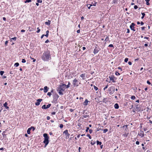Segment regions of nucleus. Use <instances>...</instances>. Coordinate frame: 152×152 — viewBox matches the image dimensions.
I'll list each match as a JSON object with an SVG mask.
<instances>
[{
	"label": "nucleus",
	"mask_w": 152,
	"mask_h": 152,
	"mask_svg": "<svg viewBox=\"0 0 152 152\" xmlns=\"http://www.w3.org/2000/svg\"><path fill=\"white\" fill-rule=\"evenodd\" d=\"M7 102H6L4 104V107L5 108L7 109H8L9 108V107L8 106H7Z\"/></svg>",
	"instance_id": "14"
},
{
	"label": "nucleus",
	"mask_w": 152,
	"mask_h": 152,
	"mask_svg": "<svg viewBox=\"0 0 152 152\" xmlns=\"http://www.w3.org/2000/svg\"><path fill=\"white\" fill-rule=\"evenodd\" d=\"M109 78H110V80L112 81L113 82L115 83V81L114 80V77L113 76H109Z\"/></svg>",
	"instance_id": "10"
},
{
	"label": "nucleus",
	"mask_w": 152,
	"mask_h": 152,
	"mask_svg": "<svg viewBox=\"0 0 152 152\" xmlns=\"http://www.w3.org/2000/svg\"><path fill=\"white\" fill-rule=\"evenodd\" d=\"M42 59L44 61H48L51 58L50 53L49 51H45L44 52L41 56Z\"/></svg>",
	"instance_id": "1"
},
{
	"label": "nucleus",
	"mask_w": 152,
	"mask_h": 152,
	"mask_svg": "<svg viewBox=\"0 0 152 152\" xmlns=\"http://www.w3.org/2000/svg\"><path fill=\"white\" fill-rule=\"evenodd\" d=\"M42 109H46V105L45 104L43 105L42 106Z\"/></svg>",
	"instance_id": "28"
},
{
	"label": "nucleus",
	"mask_w": 152,
	"mask_h": 152,
	"mask_svg": "<svg viewBox=\"0 0 152 152\" xmlns=\"http://www.w3.org/2000/svg\"><path fill=\"white\" fill-rule=\"evenodd\" d=\"M108 46L109 47H114L113 45L112 44H110V45H109Z\"/></svg>",
	"instance_id": "50"
},
{
	"label": "nucleus",
	"mask_w": 152,
	"mask_h": 152,
	"mask_svg": "<svg viewBox=\"0 0 152 152\" xmlns=\"http://www.w3.org/2000/svg\"><path fill=\"white\" fill-rule=\"evenodd\" d=\"M80 29H79V30H78L77 31V32L78 33H80Z\"/></svg>",
	"instance_id": "63"
},
{
	"label": "nucleus",
	"mask_w": 152,
	"mask_h": 152,
	"mask_svg": "<svg viewBox=\"0 0 152 152\" xmlns=\"http://www.w3.org/2000/svg\"><path fill=\"white\" fill-rule=\"evenodd\" d=\"M115 90V88L114 86H112L108 88L109 91H111L114 92Z\"/></svg>",
	"instance_id": "7"
},
{
	"label": "nucleus",
	"mask_w": 152,
	"mask_h": 152,
	"mask_svg": "<svg viewBox=\"0 0 152 152\" xmlns=\"http://www.w3.org/2000/svg\"><path fill=\"white\" fill-rule=\"evenodd\" d=\"M40 104V103L38 102H37L35 103V105L37 106L39 105Z\"/></svg>",
	"instance_id": "41"
},
{
	"label": "nucleus",
	"mask_w": 152,
	"mask_h": 152,
	"mask_svg": "<svg viewBox=\"0 0 152 152\" xmlns=\"http://www.w3.org/2000/svg\"><path fill=\"white\" fill-rule=\"evenodd\" d=\"M89 132L90 134H91L93 132V130L91 129H89Z\"/></svg>",
	"instance_id": "47"
},
{
	"label": "nucleus",
	"mask_w": 152,
	"mask_h": 152,
	"mask_svg": "<svg viewBox=\"0 0 152 152\" xmlns=\"http://www.w3.org/2000/svg\"><path fill=\"white\" fill-rule=\"evenodd\" d=\"M80 77L82 78L83 80H85V78L84 77H85V74H82L80 76Z\"/></svg>",
	"instance_id": "18"
},
{
	"label": "nucleus",
	"mask_w": 152,
	"mask_h": 152,
	"mask_svg": "<svg viewBox=\"0 0 152 152\" xmlns=\"http://www.w3.org/2000/svg\"><path fill=\"white\" fill-rule=\"evenodd\" d=\"M83 117L84 118H88L89 117V115H83Z\"/></svg>",
	"instance_id": "20"
},
{
	"label": "nucleus",
	"mask_w": 152,
	"mask_h": 152,
	"mask_svg": "<svg viewBox=\"0 0 152 152\" xmlns=\"http://www.w3.org/2000/svg\"><path fill=\"white\" fill-rule=\"evenodd\" d=\"M42 99H39L37 100V102H38L39 103L40 102L42 101Z\"/></svg>",
	"instance_id": "32"
},
{
	"label": "nucleus",
	"mask_w": 152,
	"mask_h": 152,
	"mask_svg": "<svg viewBox=\"0 0 152 152\" xmlns=\"http://www.w3.org/2000/svg\"><path fill=\"white\" fill-rule=\"evenodd\" d=\"M53 90H52L51 91V92H49L47 94V95H48L49 96H50L51 95V92H53Z\"/></svg>",
	"instance_id": "19"
},
{
	"label": "nucleus",
	"mask_w": 152,
	"mask_h": 152,
	"mask_svg": "<svg viewBox=\"0 0 152 152\" xmlns=\"http://www.w3.org/2000/svg\"><path fill=\"white\" fill-rule=\"evenodd\" d=\"M17 39V38L16 37H14L13 38H12L11 39H12V40H16V39Z\"/></svg>",
	"instance_id": "44"
},
{
	"label": "nucleus",
	"mask_w": 152,
	"mask_h": 152,
	"mask_svg": "<svg viewBox=\"0 0 152 152\" xmlns=\"http://www.w3.org/2000/svg\"><path fill=\"white\" fill-rule=\"evenodd\" d=\"M140 143V142H139L138 141H137L136 142V144H137V145H139Z\"/></svg>",
	"instance_id": "54"
},
{
	"label": "nucleus",
	"mask_w": 152,
	"mask_h": 152,
	"mask_svg": "<svg viewBox=\"0 0 152 152\" xmlns=\"http://www.w3.org/2000/svg\"><path fill=\"white\" fill-rule=\"evenodd\" d=\"M144 24V23L142 21H141L140 23V24H141V25H143Z\"/></svg>",
	"instance_id": "60"
},
{
	"label": "nucleus",
	"mask_w": 152,
	"mask_h": 152,
	"mask_svg": "<svg viewBox=\"0 0 152 152\" xmlns=\"http://www.w3.org/2000/svg\"><path fill=\"white\" fill-rule=\"evenodd\" d=\"M50 118L49 116H47V119L48 120H49L50 119Z\"/></svg>",
	"instance_id": "62"
},
{
	"label": "nucleus",
	"mask_w": 152,
	"mask_h": 152,
	"mask_svg": "<svg viewBox=\"0 0 152 152\" xmlns=\"http://www.w3.org/2000/svg\"><path fill=\"white\" fill-rule=\"evenodd\" d=\"M96 143V142L92 140L91 142V144L92 145H94V144H95Z\"/></svg>",
	"instance_id": "27"
},
{
	"label": "nucleus",
	"mask_w": 152,
	"mask_h": 152,
	"mask_svg": "<svg viewBox=\"0 0 152 152\" xmlns=\"http://www.w3.org/2000/svg\"><path fill=\"white\" fill-rule=\"evenodd\" d=\"M128 64L129 65H131L132 64V63L130 61H129L128 62Z\"/></svg>",
	"instance_id": "58"
},
{
	"label": "nucleus",
	"mask_w": 152,
	"mask_h": 152,
	"mask_svg": "<svg viewBox=\"0 0 152 152\" xmlns=\"http://www.w3.org/2000/svg\"><path fill=\"white\" fill-rule=\"evenodd\" d=\"M4 73V71H1L0 72V74L1 75V76H2L3 75Z\"/></svg>",
	"instance_id": "31"
},
{
	"label": "nucleus",
	"mask_w": 152,
	"mask_h": 152,
	"mask_svg": "<svg viewBox=\"0 0 152 152\" xmlns=\"http://www.w3.org/2000/svg\"><path fill=\"white\" fill-rule=\"evenodd\" d=\"M135 25V24L133 23H132L130 26V28L131 30H133V31H135V30L134 29V26Z\"/></svg>",
	"instance_id": "6"
},
{
	"label": "nucleus",
	"mask_w": 152,
	"mask_h": 152,
	"mask_svg": "<svg viewBox=\"0 0 152 152\" xmlns=\"http://www.w3.org/2000/svg\"><path fill=\"white\" fill-rule=\"evenodd\" d=\"M109 37H107L105 39V41H106V42H107V41H108L109 40Z\"/></svg>",
	"instance_id": "30"
},
{
	"label": "nucleus",
	"mask_w": 152,
	"mask_h": 152,
	"mask_svg": "<svg viewBox=\"0 0 152 152\" xmlns=\"http://www.w3.org/2000/svg\"><path fill=\"white\" fill-rule=\"evenodd\" d=\"M107 131H108V129H106L103 130V133H105Z\"/></svg>",
	"instance_id": "29"
},
{
	"label": "nucleus",
	"mask_w": 152,
	"mask_h": 152,
	"mask_svg": "<svg viewBox=\"0 0 152 152\" xmlns=\"http://www.w3.org/2000/svg\"><path fill=\"white\" fill-rule=\"evenodd\" d=\"M89 127H86V132H88V130H89Z\"/></svg>",
	"instance_id": "49"
},
{
	"label": "nucleus",
	"mask_w": 152,
	"mask_h": 152,
	"mask_svg": "<svg viewBox=\"0 0 152 152\" xmlns=\"http://www.w3.org/2000/svg\"><path fill=\"white\" fill-rule=\"evenodd\" d=\"M51 104H48V105H47L46 107V109L49 108L50 107V106H51Z\"/></svg>",
	"instance_id": "25"
},
{
	"label": "nucleus",
	"mask_w": 152,
	"mask_h": 152,
	"mask_svg": "<svg viewBox=\"0 0 152 152\" xmlns=\"http://www.w3.org/2000/svg\"><path fill=\"white\" fill-rule=\"evenodd\" d=\"M37 29L38 30L37 31V33H39L40 31V29L39 28V27H38L37 28Z\"/></svg>",
	"instance_id": "38"
},
{
	"label": "nucleus",
	"mask_w": 152,
	"mask_h": 152,
	"mask_svg": "<svg viewBox=\"0 0 152 152\" xmlns=\"http://www.w3.org/2000/svg\"><path fill=\"white\" fill-rule=\"evenodd\" d=\"M89 101H88L87 99H86L83 102V104L85 106H86L88 104V102Z\"/></svg>",
	"instance_id": "9"
},
{
	"label": "nucleus",
	"mask_w": 152,
	"mask_h": 152,
	"mask_svg": "<svg viewBox=\"0 0 152 152\" xmlns=\"http://www.w3.org/2000/svg\"><path fill=\"white\" fill-rule=\"evenodd\" d=\"M26 62V61L24 59H22V62L23 63H25Z\"/></svg>",
	"instance_id": "36"
},
{
	"label": "nucleus",
	"mask_w": 152,
	"mask_h": 152,
	"mask_svg": "<svg viewBox=\"0 0 152 152\" xmlns=\"http://www.w3.org/2000/svg\"><path fill=\"white\" fill-rule=\"evenodd\" d=\"M56 114V112H53L52 113V114L53 115H55Z\"/></svg>",
	"instance_id": "64"
},
{
	"label": "nucleus",
	"mask_w": 152,
	"mask_h": 152,
	"mask_svg": "<svg viewBox=\"0 0 152 152\" xmlns=\"http://www.w3.org/2000/svg\"><path fill=\"white\" fill-rule=\"evenodd\" d=\"M19 65V64L18 63H16L14 64L15 67H18Z\"/></svg>",
	"instance_id": "26"
},
{
	"label": "nucleus",
	"mask_w": 152,
	"mask_h": 152,
	"mask_svg": "<svg viewBox=\"0 0 152 152\" xmlns=\"http://www.w3.org/2000/svg\"><path fill=\"white\" fill-rule=\"evenodd\" d=\"M94 89L96 91H97L98 89V88L97 87L94 86Z\"/></svg>",
	"instance_id": "34"
},
{
	"label": "nucleus",
	"mask_w": 152,
	"mask_h": 152,
	"mask_svg": "<svg viewBox=\"0 0 152 152\" xmlns=\"http://www.w3.org/2000/svg\"><path fill=\"white\" fill-rule=\"evenodd\" d=\"M128 60H129V58H126L124 59V61L125 62H127L128 61Z\"/></svg>",
	"instance_id": "35"
},
{
	"label": "nucleus",
	"mask_w": 152,
	"mask_h": 152,
	"mask_svg": "<svg viewBox=\"0 0 152 152\" xmlns=\"http://www.w3.org/2000/svg\"><path fill=\"white\" fill-rule=\"evenodd\" d=\"M78 81L76 79H75L73 81V84L74 86H78V85L77 84Z\"/></svg>",
	"instance_id": "5"
},
{
	"label": "nucleus",
	"mask_w": 152,
	"mask_h": 152,
	"mask_svg": "<svg viewBox=\"0 0 152 152\" xmlns=\"http://www.w3.org/2000/svg\"><path fill=\"white\" fill-rule=\"evenodd\" d=\"M145 27H143L141 28V29L142 30H145Z\"/></svg>",
	"instance_id": "53"
},
{
	"label": "nucleus",
	"mask_w": 152,
	"mask_h": 152,
	"mask_svg": "<svg viewBox=\"0 0 152 152\" xmlns=\"http://www.w3.org/2000/svg\"><path fill=\"white\" fill-rule=\"evenodd\" d=\"M59 96L57 94H56L54 97V99L55 101H57Z\"/></svg>",
	"instance_id": "11"
},
{
	"label": "nucleus",
	"mask_w": 152,
	"mask_h": 152,
	"mask_svg": "<svg viewBox=\"0 0 152 152\" xmlns=\"http://www.w3.org/2000/svg\"><path fill=\"white\" fill-rule=\"evenodd\" d=\"M118 0H113V3L115 4L117 2Z\"/></svg>",
	"instance_id": "33"
},
{
	"label": "nucleus",
	"mask_w": 152,
	"mask_h": 152,
	"mask_svg": "<svg viewBox=\"0 0 152 152\" xmlns=\"http://www.w3.org/2000/svg\"><path fill=\"white\" fill-rule=\"evenodd\" d=\"M25 30H23V29H22L21 30V32H25Z\"/></svg>",
	"instance_id": "61"
},
{
	"label": "nucleus",
	"mask_w": 152,
	"mask_h": 152,
	"mask_svg": "<svg viewBox=\"0 0 152 152\" xmlns=\"http://www.w3.org/2000/svg\"><path fill=\"white\" fill-rule=\"evenodd\" d=\"M63 134H64L66 136V138L68 139L69 138L70 134L68 133V131L67 130H66L64 131L63 132Z\"/></svg>",
	"instance_id": "4"
},
{
	"label": "nucleus",
	"mask_w": 152,
	"mask_h": 152,
	"mask_svg": "<svg viewBox=\"0 0 152 152\" xmlns=\"http://www.w3.org/2000/svg\"><path fill=\"white\" fill-rule=\"evenodd\" d=\"M8 43V41H6L5 42V45H7Z\"/></svg>",
	"instance_id": "57"
},
{
	"label": "nucleus",
	"mask_w": 152,
	"mask_h": 152,
	"mask_svg": "<svg viewBox=\"0 0 152 152\" xmlns=\"http://www.w3.org/2000/svg\"><path fill=\"white\" fill-rule=\"evenodd\" d=\"M141 14L142 15V16L141 17V18L142 19L144 18V17H145V14L144 12H141Z\"/></svg>",
	"instance_id": "21"
},
{
	"label": "nucleus",
	"mask_w": 152,
	"mask_h": 152,
	"mask_svg": "<svg viewBox=\"0 0 152 152\" xmlns=\"http://www.w3.org/2000/svg\"><path fill=\"white\" fill-rule=\"evenodd\" d=\"M74 110V109H69V111L71 112H72Z\"/></svg>",
	"instance_id": "59"
},
{
	"label": "nucleus",
	"mask_w": 152,
	"mask_h": 152,
	"mask_svg": "<svg viewBox=\"0 0 152 152\" xmlns=\"http://www.w3.org/2000/svg\"><path fill=\"white\" fill-rule=\"evenodd\" d=\"M49 42V40L48 39H47L45 42V43H47Z\"/></svg>",
	"instance_id": "56"
},
{
	"label": "nucleus",
	"mask_w": 152,
	"mask_h": 152,
	"mask_svg": "<svg viewBox=\"0 0 152 152\" xmlns=\"http://www.w3.org/2000/svg\"><path fill=\"white\" fill-rule=\"evenodd\" d=\"M108 86V85H107L104 88V90H105V89H106L107 88Z\"/></svg>",
	"instance_id": "40"
},
{
	"label": "nucleus",
	"mask_w": 152,
	"mask_h": 152,
	"mask_svg": "<svg viewBox=\"0 0 152 152\" xmlns=\"http://www.w3.org/2000/svg\"><path fill=\"white\" fill-rule=\"evenodd\" d=\"M37 1L38 3H42V0H37Z\"/></svg>",
	"instance_id": "42"
},
{
	"label": "nucleus",
	"mask_w": 152,
	"mask_h": 152,
	"mask_svg": "<svg viewBox=\"0 0 152 152\" xmlns=\"http://www.w3.org/2000/svg\"><path fill=\"white\" fill-rule=\"evenodd\" d=\"M87 136H88V137L90 139H91V137L89 134H87Z\"/></svg>",
	"instance_id": "43"
},
{
	"label": "nucleus",
	"mask_w": 152,
	"mask_h": 152,
	"mask_svg": "<svg viewBox=\"0 0 152 152\" xmlns=\"http://www.w3.org/2000/svg\"><path fill=\"white\" fill-rule=\"evenodd\" d=\"M91 6V5H88L87 7H88V9H90Z\"/></svg>",
	"instance_id": "55"
},
{
	"label": "nucleus",
	"mask_w": 152,
	"mask_h": 152,
	"mask_svg": "<svg viewBox=\"0 0 152 152\" xmlns=\"http://www.w3.org/2000/svg\"><path fill=\"white\" fill-rule=\"evenodd\" d=\"M57 91H58V93L60 95H62L63 94V93L61 91L62 90L58 89L57 90Z\"/></svg>",
	"instance_id": "13"
},
{
	"label": "nucleus",
	"mask_w": 152,
	"mask_h": 152,
	"mask_svg": "<svg viewBox=\"0 0 152 152\" xmlns=\"http://www.w3.org/2000/svg\"><path fill=\"white\" fill-rule=\"evenodd\" d=\"M109 91L110 92L109 93H110V95H111V94H113L114 93L112 91Z\"/></svg>",
	"instance_id": "48"
},
{
	"label": "nucleus",
	"mask_w": 152,
	"mask_h": 152,
	"mask_svg": "<svg viewBox=\"0 0 152 152\" xmlns=\"http://www.w3.org/2000/svg\"><path fill=\"white\" fill-rule=\"evenodd\" d=\"M70 84V83L69 82L68 83V84L67 85H66V88H68L69 87V85Z\"/></svg>",
	"instance_id": "23"
},
{
	"label": "nucleus",
	"mask_w": 152,
	"mask_h": 152,
	"mask_svg": "<svg viewBox=\"0 0 152 152\" xmlns=\"http://www.w3.org/2000/svg\"><path fill=\"white\" fill-rule=\"evenodd\" d=\"M135 98V97L134 96H132L131 97V99H134Z\"/></svg>",
	"instance_id": "39"
},
{
	"label": "nucleus",
	"mask_w": 152,
	"mask_h": 152,
	"mask_svg": "<svg viewBox=\"0 0 152 152\" xmlns=\"http://www.w3.org/2000/svg\"><path fill=\"white\" fill-rule=\"evenodd\" d=\"M115 108L116 109H118L119 108V106L118 104L117 103H116L114 105Z\"/></svg>",
	"instance_id": "15"
},
{
	"label": "nucleus",
	"mask_w": 152,
	"mask_h": 152,
	"mask_svg": "<svg viewBox=\"0 0 152 152\" xmlns=\"http://www.w3.org/2000/svg\"><path fill=\"white\" fill-rule=\"evenodd\" d=\"M134 9H137L138 8V7L137 5H135L134 7Z\"/></svg>",
	"instance_id": "52"
},
{
	"label": "nucleus",
	"mask_w": 152,
	"mask_h": 152,
	"mask_svg": "<svg viewBox=\"0 0 152 152\" xmlns=\"http://www.w3.org/2000/svg\"><path fill=\"white\" fill-rule=\"evenodd\" d=\"M50 21L48 20V21L46 22L45 23V24L49 26L50 24Z\"/></svg>",
	"instance_id": "16"
},
{
	"label": "nucleus",
	"mask_w": 152,
	"mask_h": 152,
	"mask_svg": "<svg viewBox=\"0 0 152 152\" xmlns=\"http://www.w3.org/2000/svg\"><path fill=\"white\" fill-rule=\"evenodd\" d=\"M147 83L149 85H150L151 84L149 80L147 81Z\"/></svg>",
	"instance_id": "51"
},
{
	"label": "nucleus",
	"mask_w": 152,
	"mask_h": 152,
	"mask_svg": "<svg viewBox=\"0 0 152 152\" xmlns=\"http://www.w3.org/2000/svg\"><path fill=\"white\" fill-rule=\"evenodd\" d=\"M31 129V128H29L27 130V133L28 134H30V131Z\"/></svg>",
	"instance_id": "17"
},
{
	"label": "nucleus",
	"mask_w": 152,
	"mask_h": 152,
	"mask_svg": "<svg viewBox=\"0 0 152 152\" xmlns=\"http://www.w3.org/2000/svg\"><path fill=\"white\" fill-rule=\"evenodd\" d=\"M48 88L47 86H45L44 88V93H46L48 91Z\"/></svg>",
	"instance_id": "12"
},
{
	"label": "nucleus",
	"mask_w": 152,
	"mask_h": 152,
	"mask_svg": "<svg viewBox=\"0 0 152 152\" xmlns=\"http://www.w3.org/2000/svg\"><path fill=\"white\" fill-rule=\"evenodd\" d=\"M99 51V50L96 47L94 50L93 53L95 54L97 53Z\"/></svg>",
	"instance_id": "8"
},
{
	"label": "nucleus",
	"mask_w": 152,
	"mask_h": 152,
	"mask_svg": "<svg viewBox=\"0 0 152 152\" xmlns=\"http://www.w3.org/2000/svg\"><path fill=\"white\" fill-rule=\"evenodd\" d=\"M31 0H26L25 1V3H26L27 2H31Z\"/></svg>",
	"instance_id": "37"
},
{
	"label": "nucleus",
	"mask_w": 152,
	"mask_h": 152,
	"mask_svg": "<svg viewBox=\"0 0 152 152\" xmlns=\"http://www.w3.org/2000/svg\"><path fill=\"white\" fill-rule=\"evenodd\" d=\"M135 105L136 106V109H137V110H138V111H139L140 110V109L139 108L137 107V106L138 105V104H137L136 103V104Z\"/></svg>",
	"instance_id": "24"
},
{
	"label": "nucleus",
	"mask_w": 152,
	"mask_h": 152,
	"mask_svg": "<svg viewBox=\"0 0 152 152\" xmlns=\"http://www.w3.org/2000/svg\"><path fill=\"white\" fill-rule=\"evenodd\" d=\"M115 74L116 75H120V73H119V72H115Z\"/></svg>",
	"instance_id": "46"
},
{
	"label": "nucleus",
	"mask_w": 152,
	"mask_h": 152,
	"mask_svg": "<svg viewBox=\"0 0 152 152\" xmlns=\"http://www.w3.org/2000/svg\"><path fill=\"white\" fill-rule=\"evenodd\" d=\"M61 128H63V124H61L60 125V126H59Z\"/></svg>",
	"instance_id": "45"
},
{
	"label": "nucleus",
	"mask_w": 152,
	"mask_h": 152,
	"mask_svg": "<svg viewBox=\"0 0 152 152\" xmlns=\"http://www.w3.org/2000/svg\"><path fill=\"white\" fill-rule=\"evenodd\" d=\"M96 143H97V145H101L102 144V142H99L98 140H97L96 141Z\"/></svg>",
	"instance_id": "22"
},
{
	"label": "nucleus",
	"mask_w": 152,
	"mask_h": 152,
	"mask_svg": "<svg viewBox=\"0 0 152 152\" xmlns=\"http://www.w3.org/2000/svg\"><path fill=\"white\" fill-rule=\"evenodd\" d=\"M43 136L44 137V140L43 141V142L45 144L44 147H45L49 143V137L48 136V134L46 133L44 134Z\"/></svg>",
	"instance_id": "2"
},
{
	"label": "nucleus",
	"mask_w": 152,
	"mask_h": 152,
	"mask_svg": "<svg viewBox=\"0 0 152 152\" xmlns=\"http://www.w3.org/2000/svg\"><path fill=\"white\" fill-rule=\"evenodd\" d=\"M66 85L63 83H61L59 86V87L58 88L62 91H64L65 89V87H66Z\"/></svg>",
	"instance_id": "3"
}]
</instances>
